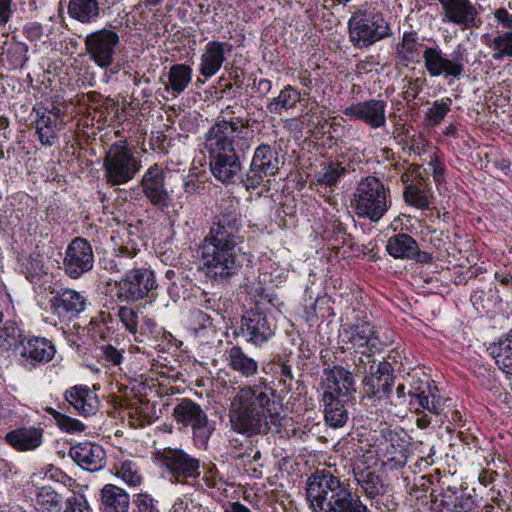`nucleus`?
<instances>
[{"label":"nucleus","instance_id":"2f4dec72","mask_svg":"<svg viewBox=\"0 0 512 512\" xmlns=\"http://www.w3.org/2000/svg\"><path fill=\"white\" fill-rule=\"evenodd\" d=\"M346 174V168L340 162L323 161L314 171L310 186H320L333 190L341 177Z\"/></svg>","mask_w":512,"mask_h":512},{"label":"nucleus","instance_id":"423d86ee","mask_svg":"<svg viewBox=\"0 0 512 512\" xmlns=\"http://www.w3.org/2000/svg\"><path fill=\"white\" fill-rule=\"evenodd\" d=\"M354 206L359 217L378 222L391 206L390 189L374 176L363 178L354 193Z\"/></svg>","mask_w":512,"mask_h":512},{"label":"nucleus","instance_id":"e433bc0d","mask_svg":"<svg viewBox=\"0 0 512 512\" xmlns=\"http://www.w3.org/2000/svg\"><path fill=\"white\" fill-rule=\"evenodd\" d=\"M192 80V68L186 64L172 65L168 72V85L174 96L181 94Z\"/></svg>","mask_w":512,"mask_h":512},{"label":"nucleus","instance_id":"20e7f679","mask_svg":"<svg viewBox=\"0 0 512 512\" xmlns=\"http://www.w3.org/2000/svg\"><path fill=\"white\" fill-rule=\"evenodd\" d=\"M312 512H371L349 484L327 470H316L306 483Z\"/></svg>","mask_w":512,"mask_h":512},{"label":"nucleus","instance_id":"f3484780","mask_svg":"<svg viewBox=\"0 0 512 512\" xmlns=\"http://www.w3.org/2000/svg\"><path fill=\"white\" fill-rule=\"evenodd\" d=\"M144 196L154 207L165 210L171 206V195L167 188V175L158 164L150 166L141 180Z\"/></svg>","mask_w":512,"mask_h":512},{"label":"nucleus","instance_id":"2eb2a0df","mask_svg":"<svg viewBox=\"0 0 512 512\" xmlns=\"http://www.w3.org/2000/svg\"><path fill=\"white\" fill-rule=\"evenodd\" d=\"M119 44L117 32L106 28L88 34L84 40L87 55L100 68L112 65Z\"/></svg>","mask_w":512,"mask_h":512},{"label":"nucleus","instance_id":"b1692460","mask_svg":"<svg viewBox=\"0 0 512 512\" xmlns=\"http://www.w3.org/2000/svg\"><path fill=\"white\" fill-rule=\"evenodd\" d=\"M385 249L394 259L412 260L421 264H430L433 260L432 255L421 251L418 242L406 233L391 236L386 242Z\"/></svg>","mask_w":512,"mask_h":512},{"label":"nucleus","instance_id":"0eeeda50","mask_svg":"<svg viewBox=\"0 0 512 512\" xmlns=\"http://www.w3.org/2000/svg\"><path fill=\"white\" fill-rule=\"evenodd\" d=\"M349 39L357 49L368 48L391 36V28L379 12L356 11L348 20Z\"/></svg>","mask_w":512,"mask_h":512},{"label":"nucleus","instance_id":"1a4fd4ad","mask_svg":"<svg viewBox=\"0 0 512 512\" xmlns=\"http://www.w3.org/2000/svg\"><path fill=\"white\" fill-rule=\"evenodd\" d=\"M424 67L431 77L459 79L468 63L465 45L458 44L451 54H446L439 46H426L423 54Z\"/></svg>","mask_w":512,"mask_h":512},{"label":"nucleus","instance_id":"bf43d9fd","mask_svg":"<svg viewBox=\"0 0 512 512\" xmlns=\"http://www.w3.org/2000/svg\"><path fill=\"white\" fill-rule=\"evenodd\" d=\"M474 508V500L470 495L461 493L454 501L451 512H471Z\"/></svg>","mask_w":512,"mask_h":512},{"label":"nucleus","instance_id":"a18cd8bd","mask_svg":"<svg viewBox=\"0 0 512 512\" xmlns=\"http://www.w3.org/2000/svg\"><path fill=\"white\" fill-rule=\"evenodd\" d=\"M188 328L194 336H201L207 330L213 331V320L202 310H192L188 317Z\"/></svg>","mask_w":512,"mask_h":512},{"label":"nucleus","instance_id":"4d7b16f0","mask_svg":"<svg viewBox=\"0 0 512 512\" xmlns=\"http://www.w3.org/2000/svg\"><path fill=\"white\" fill-rule=\"evenodd\" d=\"M157 333V324L156 322L141 314L140 322L138 325V336L145 340V338H149L154 336Z\"/></svg>","mask_w":512,"mask_h":512},{"label":"nucleus","instance_id":"6e6552de","mask_svg":"<svg viewBox=\"0 0 512 512\" xmlns=\"http://www.w3.org/2000/svg\"><path fill=\"white\" fill-rule=\"evenodd\" d=\"M104 176L110 186L131 181L141 169V162L125 141L112 144L103 159Z\"/></svg>","mask_w":512,"mask_h":512},{"label":"nucleus","instance_id":"9d476101","mask_svg":"<svg viewBox=\"0 0 512 512\" xmlns=\"http://www.w3.org/2000/svg\"><path fill=\"white\" fill-rule=\"evenodd\" d=\"M339 339L341 343L347 345V349L360 354L367 363L372 362L381 345L378 330L366 319H356L353 323L343 325Z\"/></svg>","mask_w":512,"mask_h":512},{"label":"nucleus","instance_id":"774afa93","mask_svg":"<svg viewBox=\"0 0 512 512\" xmlns=\"http://www.w3.org/2000/svg\"><path fill=\"white\" fill-rule=\"evenodd\" d=\"M25 34L31 41L40 40L43 35V28L38 23H31L25 27Z\"/></svg>","mask_w":512,"mask_h":512},{"label":"nucleus","instance_id":"680f3d73","mask_svg":"<svg viewBox=\"0 0 512 512\" xmlns=\"http://www.w3.org/2000/svg\"><path fill=\"white\" fill-rule=\"evenodd\" d=\"M138 250L132 246V247H128V246H120L118 249H117V254H116V260H115V267L117 268V271H120V269L118 268V266H123L124 264V260L125 259H132L136 256Z\"/></svg>","mask_w":512,"mask_h":512},{"label":"nucleus","instance_id":"7c9ffc66","mask_svg":"<svg viewBox=\"0 0 512 512\" xmlns=\"http://www.w3.org/2000/svg\"><path fill=\"white\" fill-rule=\"evenodd\" d=\"M225 360L227 366L243 378H253L258 374V362L240 346L235 345L227 349Z\"/></svg>","mask_w":512,"mask_h":512},{"label":"nucleus","instance_id":"f257e3e1","mask_svg":"<svg viewBox=\"0 0 512 512\" xmlns=\"http://www.w3.org/2000/svg\"><path fill=\"white\" fill-rule=\"evenodd\" d=\"M241 217L234 205H229L215 216L209 233L199 246L198 271L207 282L227 284L241 268L238 245Z\"/></svg>","mask_w":512,"mask_h":512},{"label":"nucleus","instance_id":"6e6d98bb","mask_svg":"<svg viewBox=\"0 0 512 512\" xmlns=\"http://www.w3.org/2000/svg\"><path fill=\"white\" fill-rule=\"evenodd\" d=\"M101 358L105 361L108 366H116L121 364L123 354L121 350L116 349L110 344L101 347Z\"/></svg>","mask_w":512,"mask_h":512},{"label":"nucleus","instance_id":"412c9836","mask_svg":"<svg viewBox=\"0 0 512 512\" xmlns=\"http://www.w3.org/2000/svg\"><path fill=\"white\" fill-rule=\"evenodd\" d=\"M276 325L266 314L251 309L241 319V333L248 343L261 346L275 333Z\"/></svg>","mask_w":512,"mask_h":512},{"label":"nucleus","instance_id":"dca6fc26","mask_svg":"<svg viewBox=\"0 0 512 512\" xmlns=\"http://www.w3.org/2000/svg\"><path fill=\"white\" fill-rule=\"evenodd\" d=\"M63 266L66 275L78 279L92 270L94 266V253L89 241L82 237L74 238L65 250Z\"/></svg>","mask_w":512,"mask_h":512},{"label":"nucleus","instance_id":"c85d7f7f","mask_svg":"<svg viewBox=\"0 0 512 512\" xmlns=\"http://www.w3.org/2000/svg\"><path fill=\"white\" fill-rule=\"evenodd\" d=\"M64 398L78 414L84 417L95 415L98 411V396L86 385H75L67 389Z\"/></svg>","mask_w":512,"mask_h":512},{"label":"nucleus","instance_id":"4c0bfd02","mask_svg":"<svg viewBox=\"0 0 512 512\" xmlns=\"http://www.w3.org/2000/svg\"><path fill=\"white\" fill-rule=\"evenodd\" d=\"M342 399H323L325 422L331 428H341L348 420V412Z\"/></svg>","mask_w":512,"mask_h":512},{"label":"nucleus","instance_id":"338daca9","mask_svg":"<svg viewBox=\"0 0 512 512\" xmlns=\"http://www.w3.org/2000/svg\"><path fill=\"white\" fill-rule=\"evenodd\" d=\"M135 503L140 512H154L152 499L148 495L139 494Z\"/></svg>","mask_w":512,"mask_h":512},{"label":"nucleus","instance_id":"5701e85b","mask_svg":"<svg viewBox=\"0 0 512 512\" xmlns=\"http://www.w3.org/2000/svg\"><path fill=\"white\" fill-rule=\"evenodd\" d=\"M323 376L322 399H348L356 391L352 373L342 366L324 369Z\"/></svg>","mask_w":512,"mask_h":512},{"label":"nucleus","instance_id":"a211bd4d","mask_svg":"<svg viewBox=\"0 0 512 512\" xmlns=\"http://www.w3.org/2000/svg\"><path fill=\"white\" fill-rule=\"evenodd\" d=\"M118 297L126 301H136L146 297L156 288L154 272L141 268L128 272L117 284Z\"/></svg>","mask_w":512,"mask_h":512},{"label":"nucleus","instance_id":"c9c22d12","mask_svg":"<svg viewBox=\"0 0 512 512\" xmlns=\"http://www.w3.org/2000/svg\"><path fill=\"white\" fill-rule=\"evenodd\" d=\"M488 350L498 368L512 376V335L491 344Z\"/></svg>","mask_w":512,"mask_h":512},{"label":"nucleus","instance_id":"49530a36","mask_svg":"<svg viewBox=\"0 0 512 512\" xmlns=\"http://www.w3.org/2000/svg\"><path fill=\"white\" fill-rule=\"evenodd\" d=\"M471 301L477 309H481L483 311L492 310L498 303L501 302V298L498 295V291L496 289L485 290H476L471 295Z\"/></svg>","mask_w":512,"mask_h":512},{"label":"nucleus","instance_id":"13d9d810","mask_svg":"<svg viewBox=\"0 0 512 512\" xmlns=\"http://www.w3.org/2000/svg\"><path fill=\"white\" fill-rule=\"evenodd\" d=\"M65 512H91L83 496L73 495L66 501Z\"/></svg>","mask_w":512,"mask_h":512},{"label":"nucleus","instance_id":"09e8293b","mask_svg":"<svg viewBox=\"0 0 512 512\" xmlns=\"http://www.w3.org/2000/svg\"><path fill=\"white\" fill-rule=\"evenodd\" d=\"M452 100L449 97L435 101L426 112V119L430 126L439 125L450 112Z\"/></svg>","mask_w":512,"mask_h":512},{"label":"nucleus","instance_id":"4468645a","mask_svg":"<svg viewBox=\"0 0 512 512\" xmlns=\"http://www.w3.org/2000/svg\"><path fill=\"white\" fill-rule=\"evenodd\" d=\"M373 457L368 454H357L352 459V474L360 492L368 499L374 500L386 494L388 484L383 473L370 465Z\"/></svg>","mask_w":512,"mask_h":512},{"label":"nucleus","instance_id":"aec40b11","mask_svg":"<svg viewBox=\"0 0 512 512\" xmlns=\"http://www.w3.org/2000/svg\"><path fill=\"white\" fill-rule=\"evenodd\" d=\"M387 103L382 99H369L351 104L343 109L342 113L350 121H360L371 129L386 126Z\"/></svg>","mask_w":512,"mask_h":512},{"label":"nucleus","instance_id":"ddd939ff","mask_svg":"<svg viewBox=\"0 0 512 512\" xmlns=\"http://www.w3.org/2000/svg\"><path fill=\"white\" fill-rule=\"evenodd\" d=\"M279 165L276 149L268 144H261L255 149L249 170L241 178V183L247 190H255L278 173Z\"/></svg>","mask_w":512,"mask_h":512},{"label":"nucleus","instance_id":"3c124183","mask_svg":"<svg viewBox=\"0 0 512 512\" xmlns=\"http://www.w3.org/2000/svg\"><path fill=\"white\" fill-rule=\"evenodd\" d=\"M116 476L130 487L139 486L143 480L137 465L132 461H124L121 463L116 471Z\"/></svg>","mask_w":512,"mask_h":512},{"label":"nucleus","instance_id":"603ef678","mask_svg":"<svg viewBox=\"0 0 512 512\" xmlns=\"http://www.w3.org/2000/svg\"><path fill=\"white\" fill-rule=\"evenodd\" d=\"M428 166L432 171L433 180L437 185L445 182L446 168L436 153L430 156Z\"/></svg>","mask_w":512,"mask_h":512},{"label":"nucleus","instance_id":"473e14b6","mask_svg":"<svg viewBox=\"0 0 512 512\" xmlns=\"http://www.w3.org/2000/svg\"><path fill=\"white\" fill-rule=\"evenodd\" d=\"M408 396L411 397V404L417 403L431 414L439 415L442 411V399L433 384L426 383L424 386L415 387L408 391Z\"/></svg>","mask_w":512,"mask_h":512},{"label":"nucleus","instance_id":"a878e982","mask_svg":"<svg viewBox=\"0 0 512 512\" xmlns=\"http://www.w3.org/2000/svg\"><path fill=\"white\" fill-rule=\"evenodd\" d=\"M69 456L82 469L96 472L106 465V451L95 442H79L69 450Z\"/></svg>","mask_w":512,"mask_h":512},{"label":"nucleus","instance_id":"58836bf2","mask_svg":"<svg viewBox=\"0 0 512 512\" xmlns=\"http://www.w3.org/2000/svg\"><path fill=\"white\" fill-rule=\"evenodd\" d=\"M300 100L299 91L291 85L285 86L279 95L273 98L267 105L271 113L281 114L283 110H288L296 106Z\"/></svg>","mask_w":512,"mask_h":512},{"label":"nucleus","instance_id":"f8f14e48","mask_svg":"<svg viewBox=\"0 0 512 512\" xmlns=\"http://www.w3.org/2000/svg\"><path fill=\"white\" fill-rule=\"evenodd\" d=\"M173 418L177 424L190 427L193 439L198 448H205L214 431L207 413L191 399L183 398L173 409Z\"/></svg>","mask_w":512,"mask_h":512},{"label":"nucleus","instance_id":"7ed1b4c3","mask_svg":"<svg viewBox=\"0 0 512 512\" xmlns=\"http://www.w3.org/2000/svg\"><path fill=\"white\" fill-rule=\"evenodd\" d=\"M276 390L266 379L240 387L231 399L228 417L232 431L248 437L266 435L278 424L280 415L274 400Z\"/></svg>","mask_w":512,"mask_h":512},{"label":"nucleus","instance_id":"f704fd0d","mask_svg":"<svg viewBox=\"0 0 512 512\" xmlns=\"http://www.w3.org/2000/svg\"><path fill=\"white\" fill-rule=\"evenodd\" d=\"M68 14L83 24L95 22L100 15L99 0H70Z\"/></svg>","mask_w":512,"mask_h":512},{"label":"nucleus","instance_id":"79ce46f5","mask_svg":"<svg viewBox=\"0 0 512 512\" xmlns=\"http://www.w3.org/2000/svg\"><path fill=\"white\" fill-rule=\"evenodd\" d=\"M22 333L13 320H7L0 325V347L6 351L21 347Z\"/></svg>","mask_w":512,"mask_h":512},{"label":"nucleus","instance_id":"5fc2aeb1","mask_svg":"<svg viewBox=\"0 0 512 512\" xmlns=\"http://www.w3.org/2000/svg\"><path fill=\"white\" fill-rule=\"evenodd\" d=\"M57 426L66 433H81L86 429L81 421L64 414L61 419L58 420Z\"/></svg>","mask_w":512,"mask_h":512},{"label":"nucleus","instance_id":"c756f323","mask_svg":"<svg viewBox=\"0 0 512 512\" xmlns=\"http://www.w3.org/2000/svg\"><path fill=\"white\" fill-rule=\"evenodd\" d=\"M43 432L41 427L23 426L8 432L5 441L17 451H33L42 445Z\"/></svg>","mask_w":512,"mask_h":512},{"label":"nucleus","instance_id":"0e129e2a","mask_svg":"<svg viewBox=\"0 0 512 512\" xmlns=\"http://www.w3.org/2000/svg\"><path fill=\"white\" fill-rule=\"evenodd\" d=\"M13 1L0 0V26H5L13 15Z\"/></svg>","mask_w":512,"mask_h":512},{"label":"nucleus","instance_id":"ea45409f","mask_svg":"<svg viewBox=\"0 0 512 512\" xmlns=\"http://www.w3.org/2000/svg\"><path fill=\"white\" fill-rule=\"evenodd\" d=\"M492 50V58L495 61H502L504 58L512 57V31H505L497 34L486 42Z\"/></svg>","mask_w":512,"mask_h":512},{"label":"nucleus","instance_id":"72a5a7b5","mask_svg":"<svg viewBox=\"0 0 512 512\" xmlns=\"http://www.w3.org/2000/svg\"><path fill=\"white\" fill-rule=\"evenodd\" d=\"M101 502L104 512H128L130 497L124 489L106 484L101 490Z\"/></svg>","mask_w":512,"mask_h":512},{"label":"nucleus","instance_id":"69168bd1","mask_svg":"<svg viewBox=\"0 0 512 512\" xmlns=\"http://www.w3.org/2000/svg\"><path fill=\"white\" fill-rule=\"evenodd\" d=\"M427 142L422 137H413L408 145V151L415 155H422L426 152Z\"/></svg>","mask_w":512,"mask_h":512},{"label":"nucleus","instance_id":"c03bdc74","mask_svg":"<svg viewBox=\"0 0 512 512\" xmlns=\"http://www.w3.org/2000/svg\"><path fill=\"white\" fill-rule=\"evenodd\" d=\"M419 38L417 33L405 32L403 34L401 43L398 45L397 55L403 61H413L419 55Z\"/></svg>","mask_w":512,"mask_h":512},{"label":"nucleus","instance_id":"f03ea898","mask_svg":"<svg viewBox=\"0 0 512 512\" xmlns=\"http://www.w3.org/2000/svg\"><path fill=\"white\" fill-rule=\"evenodd\" d=\"M204 135L203 147L209 155L212 175L223 184H233L242 171L239 152L246 153L252 146L253 136L247 130L250 119L235 116L230 106L222 111Z\"/></svg>","mask_w":512,"mask_h":512},{"label":"nucleus","instance_id":"39448f33","mask_svg":"<svg viewBox=\"0 0 512 512\" xmlns=\"http://www.w3.org/2000/svg\"><path fill=\"white\" fill-rule=\"evenodd\" d=\"M153 458L172 483L195 486L200 477V460L183 449L166 447L155 451Z\"/></svg>","mask_w":512,"mask_h":512},{"label":"nucleus","instance_id":"e2e57ef3","mask_svg":"<svg viewBox=\"0 0 512 512\" xmlns=\"http://www.w3.org/2000/svg\"><path fill=\"white\" fill-rule=\"evenodd\" d=\"M494 18L499 25L504 29L512 31V14L505 8H498L494 11Z\"/></svg>","mask_w":512,"mask_h":512},{"label":"nucleus","instance_id":"de8ad7c7","mask_svg":"<svg viewBox=\"0 0 512 512\" xmlns=\"http://www.w3.org/2000/svg\"><path fill=\"white\" fill-rule=\"evenodd\" d=\"M457 489L447 487V489L443 492L435 494V491L431 493L432 496V508L436 512H451V508H453L454 501L457 498Z\"/></svg>","mask_w":512,"mask_h":512},{"label":"nucleus","instance_id":"052dcab7","mask_svg":"<svg viewBox=\"0 0 512 512\" xmlns=\"http://www.w3.org/2000/svg\"><path fill=\"white\" fill-rule=\"evenodd\" d=\"M277 366L279 369L277 371V374L279 375V383L285 388L291 389L292 381L294 379L291 366L286 362H281L277 364Z\"/></svg>","mask_w":512,"mask_h":512},{"label":"nucleus","instance_id":"8fccbe9b","mask_svg":"<svg viewBox=\"0 0 512 512\" xmlns=\"http://www.w3.org/2000/svg\"><path fill=\"white\" fill-rule=\"evenodd\" d=\"M118 317L126 330L134 335L135 341L143 342V339L138 336V325L140 322L141 314L132 308L121 307L118 310Z\"/></svg>","mask_w":512,"mask_h":512},{"label":"nucleus","instance_id":"4be33fe9","mask_svg":"<svg viewBox=\"0 0 512 512\" xmlns=\"http://www.w3.org/2000/svg\"><path fill=\"white\" fill-rule=\"evenodd\" d=\"M442 9L443 23H452L462 30L479 28L482 21L479 13L470 0H439Z\"/></svg>","mask_w":512,"mask_h":512},{"label":"nucleus","instance_id":"6ab92c4d","mask_svg":"<svg viewBox=\"0 0 512 512\" xmlns=\"http://www.w3.org/2000/svg\"><path fill=\"white\" fill-rule=\"evenodd\" d=\"M49 300V307L53 317L61 323L69 322L76 318L86 308V297L73 289H61Z\"/></svg>","mask_w":512,"mask_h":512},{"label":"nucleus","instance_id":"393cba45","mask_svg":"<svg viewBox=\"0 0 512 512\" xmlns=\"http://www.w3.org/2000/svg\"><path fill=\"white\" fill-rule=\"evenodd\" d=\"M55 353L54 344L45 337L31 336L21 342L20 356L24 365L30 368L50 362Z\"/></svg>","mask_w":512,"mask_h":512},{"label":"nucleus","instance_id":"a19ab883","mask_svg":"<svg viewBox=\"0 0 512 512\" xmlns=\"http://www.w3.org/2000/svg\"><path fill=\"white\" fill-rule=\"evenodd\" d=\"M60 503V496L51 487L39 488L35 499V508L38 512H59Z\"/></svg>","mask_w":512,"mask_h":512},{"label":"nucleus","instance_id":"cd10ccee","mask_svg":"<svg viewBox=\"0 0 512 512\" xmlns=\"http://www.w3.org/2000/svg\"><path fill=\"white\" fill-rule=\"evenodd\" d=\"M36 114L35 128L41 144L52 146L57 139L58 120L60 119V109L51 104V108L42 103L33 107Z\"/></svg>","mask_w":512,"mask_h":512},{"label":"nucleus","instance_id":"bb28decb","mask_svg":"<svg viewBox=\"0 0 512 512\" xmlns=\"http://www.w3.org/2000/svg\"><path fill=\"white\" fill-rule=\"evenodd\" d=\"M233 51V45L227 41H209L200 56L199 73L206 79L219 72L226 57Z\"/></svg>","mask_w":512,"mask_h":512},{"label":"nucleus","instance_id":"37998d69","mask_svg":"<svg viewBox=\"0 0 512 512\" xmlns=\"http://www.w3.org/2000/svg\"><path fill=\"white\" fill-rule=\"evenodd\" d=\"M403 197L406 204L409 206L421 210L429 208V189L421 187L418 184H407L403 192Z\"/></svg>","mask_w":512,"mask_h":512},{"label":"nucleus","instance_id":"864d4df0","mask_svg":"<svg viewBox=\"0 0 512 512\" xmlns=\"http://www.w3.org/2000/svg\"><path fill=\"white\" fill-rule=\"evenodd\" d=\"M407 452V449L402 446L400 449H397L394 445H391V447L388 448L386 452L387 460L392 462L393 467L395 468L403 467L407 463Z\"/></svg>","mask_w":512,"mask_h":512},{"label":"nucleus","instance_id":"9b49d317","mask_svg":"<svg viewBox=\"0 0 512 512\" xmlns=\"http://www.w3.org/2000/svg\"><path fill=\"white\" fill-rule=\"evenodd\" d=\"M354 365L357 374L366 375L363 379L364 391L368 397L379 400L388 399L392 395V387L395 382L393 367L388 361L367 363L363 357H355Z\"/></svg>","mask_w":512,"mask_h":512}]
</instances>
